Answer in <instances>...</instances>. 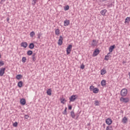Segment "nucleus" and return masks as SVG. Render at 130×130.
<instances>
[{"instance_id":"nucleus-1","label":"nucleus","mask_w":130,"mask_h":130,"mask_svg":"<svg viewBox=\"0 0 130 130\" xmlns=\"http://www.w3.org/2000/svg\"><path fill=\"white\" fill-rule=\"evenodd\" d=\"M120 95L122 97H125L127 95V89L126 88L122 89L120 91Z\"/></svg>"},{"instance_id":"nucleus-2","label":"nucleus","mask_w":130,"mask_h":130,"mask_svg":"<svg viewBox=\"0 0 130 130\" xmlns=\"http://www.w3.org/2000/svg\"><path fill=\"white\" fill-rule=\"evenodd\" d=\"M124 96H122L120 99V101L121 102H123L124 103H127L129 101V99L128 98H123Z\"/></svg>"},{"instance_id":"nucleus-3","label":"nucleus","mask_w":130,"mask_h":130,"mask_svg":"<svg viewBox=\"0 0 130 130\" xmlns=\"http://www.w3.org/2000/svg\"><path fill=\"white\" fill-rule=\"evenodd\" d=\"M73 47V45H69L68 47L67 48V54H70L71 53V49Z\"/></svg>"},{"instance_id":"nucleus-4","label":"nucleus","mask_w":130,"mask_h":130,"mask_svg":"<svg viewBox=\"0 0 130 130\" xmlns=\"http://www.w3.org/2000/svg\"><path fill=\"white\" fill-rule=\"evenodd\" d=\"M77 97H78L76 95H72L70 98L69 100H70V102H75V100L77 99Z\"/></svg>"},{"instance_id":"nucleus-5","label":"nucleus","mask_w":130,"mask_h":130,"mask_svg":"<svg viewBox=\"0 0 130 130\" xmlns=\"http://www.w3.org/2000/svg\"><path fill=\"white\" fill-rule=\"evenodd\" d=\"M63 40V38H62V36H59V39L58 41V44L59 45H61L62 44V41Z\"/></svg>"},{"instance_id":"nucleus-6","label":"nucleus","mask_w":130,"mask_h":130,"mask_svg":"<svg viewBox=\"0 0 130 130\" xmlns=\"http://www.w3.org/2000/svg\"><path fill=\"white\" fill-rule=\"evenodd\" d=\"M5 71H6V68H1L0 70V77H3L4 74H5Z\"/></svg>"},{"instance_id":"nucleus-7","label":"nucleus","mask_w":130,"mask_h":130,"mask_svg":"<svg viewBox=\"0 0 130 130\" xmlns=\"http://www.w3.org/2000/svg\"><path fill=\"white\" fill-rule=\"evenodd\" d=\"M99 52H100V51H99V49H96L93 52V56H97V55L99 54Z\"/></svg>"},{"instance_id":"nucleus-8","label":"nucleus","mask_w":130,"mask_h":130,"mask_svg":"<svg viewBox=\"0 0 130 130\" xmlns=\"http://www.w3.org/2000/svg\"><path fill=\"white\" fill-rule=\"evenodd\" d=\"M20 46H21V47H24V48H26L27 46H28V43H27V42H22L20 44Z\"/></svg>"},{"instance_id":"nucleus-9","label":"nucleus","mask_w":130,"mask_h":130,"mask_svg":"<svg viewBox=\"0 0 130 130\" xmlns=\"http://www.w3.org/2000/svg\"><path fill=\"white\" fill-rule=\"evenodd\" d=\"M106 123H107V124H108L109 125H110V124L112 123V120L110 118L107 119L106 120Z\"/></svg>"},{"instance_id":"nucleus-10","label":"nucleus","mask_w":130,"mask_h":130,"mask_svg":"<svg viewBox=\"0 0 130 130\" xmlns=\"http://www.w3.org/2000/svg\"><path fill=\"white\" fill-rule=\"evenodd\" d=\"M115 48V45H113L112 46H111L109 47V51H110V52H112L113 51V49H114Z\"/></svg>"},{"instance_id":"nucleus-11","label":"nucleus","mask_w":130,"mask_h":130,"mask_svg":"<svg viewBox=\"0 0 130 130\" xmlns=\"http://www.w3.org/2000/svg\"><path fill=\"white\" fill-rule=\"evenodd\" d=\"M101 85L103 86V87H105V86H106V80H103L102 81H101Z\"/></svg>"},{"instance_id":"nucleus-12","label":"nucleus","mask_w":130,"mask_h":130,"mask_svg":"<svg viewBox=\"0 0 130 130\" xmlns=\"http://www.w3.org/2000/svg\"><path fill=\"white\" fill-rule=\"evenodd\" d=\"M20 103L21 105H25V104H26V100H25L24 99H21Z\"/></svg>"},{"instance_id":"nucleus-13","label":"nucleus","mask_w":130,"mask_h":130,"mask_svg":"<svg viewBox=\"0 0 130 130\" xmlns=\"http://www.w3.org/2000/svg\"><path fill=\"white\" fill-rule=\"evenodd\" d=\"M32 61H36V53H34L32 55Z\"/></svg>"},{"instance_id":"nucleus-14","label":"nucleus","mask_w":130,"mask_h":130,"mask_svg":"<svg viewBox=\"0 0 130 130\" xmlns=\"http://www.w3.org/2000/svg\"><path fill=\"white\" fill-rule=\"evenodd\" d=\"M70 25V20H66L64 21V26H69Z\"/></svg>"},{"instance_id":"nucleus-15","label":"nucleus","mask_w":130,"mask_h":130,"mask_svg":"<svg viewBox=\"0 0 130 130\" xmlns=\"http://www.w3.org/2000/svg\"><path fill=\"white\" fill-rule=\"evenodd\" d=\"M127 122V118L126 117H124L122 119V122L123 123H126Z\"/></svg>"},{"instance_id":"nucleus-16","label":"nucleus","mask_w":130,"mask_h":130,"mask_svg":"<svg viewBox=\"0 0 130 130\" xmlns=\"http://www.w3.org/2000/svg\"><path fill=\"white\" fill-rule=\"evenodd\" d=\"M107 12V10L106 9H104L101 11V14L103 16H105V14H106V12Z\"/></svg>"},{"instance_id":"nucleus-17","label":"nucleus","mask_w":130,"mask_h":130,"mask_svg":"<svg viewBox=\"0 0 130 130\" xmlns=\"http://www.w3.org/2000/svg\"><path fill=\"white\" fill-rule=\"evenodd\" d=\"M35 45H34V44L33 43H31L30 44H29L28 47L29 48H30V49H33V48H34Z\"/></svg>"},{"instance_id":"nucleus-18","label":"nucleus","mask_w":130,"mask_h":130,"mask_svg":"<svg viewBox=\"0 0 130 130\" xmlns=\"http://www.w3.org/2000/svg\"><path fill=\"white\" fill-rule=\"evenodd\" d=\"M18 86L19 87V88H22V87H23V81H19L18 83Z\"/></svg>"},{"instance_id":"nucleus-19","label":"nucleus","mask_w":130,"mask_h":130,"mask_svg":"<svg viewBox=\"0 0 130 130\" xmlns=\"http://www.w3.org/2000/svg\"><path fill=\"white\" fill-rule=\"evenodd\" d=\"M107 57H111V56H110V52L108 53V54L105 56V60H108V59H109V58H107Z\"/></svg>"},{"instance_id":"nucleus-20","label":"nucleus","mask_w":130,"mask_h":130,"mask_svg":"<svg viewBox=\"0 0 130 130\" xmlns=\"http://www.w3.org/2000/svg\"><path fill=\"white\" fill-rule=\"evenodd\" d=\"M105 74H106V70H105V69H103L101 71V75H102V76L105 75Z\"/></svg>"},{"instance_id":"nucleus-21","label":"nucleus","mask_w":130,"mask_h":130,"mask_svg":"<svg viewBox=\"0 0 130 130\" xmlns=\"http://www.w3.org/2000/svg\"><path fill=\"white\" fill-rule=\"evenodd\" d=\"M98 92H99V89H98V88L95 87L93 89V93H97Z\"/></svg>"},{"instance_id":"nucleus-22","label":"nucleus","mask_w":130,"mask_h":130,"mask_svg":"<svg viewBox=\"0 0 130 130\" xmlns=\"http://www.w3.org/2000/svg\"><path fill=\"white\" fill-rule=\"evenodd\" d=\"M22 78H23V76H22L21 74H19L16 76V79L17 80H20V79H22Z\"/></svg>"},{"instance_id":"nucleus-23","label":"nucleus","mask_w":130,"mask_h":130,"mask_svg":"<svg viewBox=\"0 0 130 130\" xmlns=\"http://www.w3.org/2000/svg\"><path fill=\"white\" fill-rule=\"evenodd\" d=\"M27 55H32V54H33V51L32 50H28L27 52Z\"/></svg>"},{"instance_id":"nucleus-24","label":"nucleus","mask_w":130,"mask_h":130,"mask_svg":"<svg viewBox=\"0 0 130 130\" xmlns=\"http://www.w3.org/2000/svg\"><path fill=\"white\" fill-rule=\"evenodd\" d=\"M55 34L58 36L59 35V34L60 33V31H59V29L57 28V29H55Z\"/></svg>"},{"instance_id":"nucleus-25","label":"nucleus","mask_w":130,"mask_h":130,"mask_svg":"<svg viewBox=\"0 0 130 130\" xmlns=\"http://www.w3.org/2000/svg\"><path fill=\"white\" fill-rule=\"evenodd\" d=\"M47 95H49V96H51V89H49L47 91Z\"/></svg>"},{"instance_id":"nucleus-26","label":"nucleus","mask_w":130,"mask_h":130,"mask_svg":"<svg viewBox=\"0 0 130 130\" xmlns=\"http://www.w3.org/2000/svg\"><path fill=\"white\" fill-rule=\"evenodd\" d=\"M71 114L72 118H75V117H76V115L75 114V112H74V111H72L71 112Z\"/></svg>"},{"instance_id":"nucleus-27","label":"nucleus","mask_w":130,"mask_h":130,"mask_svg":"<svg viewBox=\"0 0 130 130\" xmlns=\"http://www.w3.org/2000/svg\"><path fill=\"white\" fill-rule=\"evenodd\" d=\"M106 130H113V128L111 125H108L107 126Z\"/></svg>"},{"instance_id":"nucleus-28","label":"nucleus","mask_w":130,"mask_h":130,"mask_svg":"<svg viewBox=\"0 0 130 130\" xmlns=\"http://www.w3.org/2000/svg\"><path fill=\"white\" fill-rule=\"evenodd\" d=\"M129 21H130V17H127L125 19L124 23H129Z\"/></svg>"},{"instance_id":"nucleus-29","label":"nucleus","mask_w":130,"mask_h":130,"mask_svg":"<svg viewBox=\"0 0 130 130\" xmlns=\"http://www.w3.org/2000/svg\"><path fill=\"white\" fill-rule=\"evenodd\" d=\"M94 105L95 106H99V105H100V104L99 103V102L98 101H95Z\"/></svg>"},{"instance_id":"nucleus-30","label":"nucleus","mask_w":130,"mask_h":130,"mask_svg":"<svg viewBox=\"0 0 130 130\" xmlns=\"http://www.w3.org/2000/svg\"><path fill=\"white\" fill-rule=\"evenodd\" d=\"M61 103H62L63 104H64V102L63 101H65V102H67V101H66V99L64 98H62L60 99Z\"/></svg>"},{"instance_id":"nucleus-31","label":"nucleus","mask_w":130,"mask_h":130,"mask_svg":"<svg viewBox=\"0 0 130 130\" xmlns=\"http://www.w3.org/2000/svg\"><path fill=\"white\" fill-rule=\"evenodd\" d=\"M29 35H30V37H34V35H35V32L31 31V32H30Z\"/></svg>"},{"instance_id":"nucleus-32","label":"nucleus","mask_w":130,"mask_h":130,"mask_svg":"<svg viewBox=\"0 0 130 130\" xmlns=\"http://www.w3.org/2000/svg\"><path fill=\"white\" fill-rule=\"evenodd\" d=\"M26 60H27V58H26L25 57H23L22 58V61L23 63H25V62L26 61Z\"/></svg>"},{"instance_id":"nucleus-33","label":"nucleus","mask_w":130,"mask_h":130,"mask_svg":"<svg viewBox=\"0 0 130 130\" xmlns=\"http://www.w3.org/2000/svg\"><path fill=\"white\" fill-rule=\"evenodd\" d=\"M5 65V62L4 61H0V67H3V66Z\"/></svg>"},{"instance_id":"nucleus-34","label":"nucleus","mask_w":130,"mask_h":130,"mask_svg":"<svg viewBox=\"0 0 130 130\" xmlns=\"http://www.w3.org/2000/svg\"><path fill=\"white\" fill-rule=\"evenodd\" d=\"M89 89H90V91H93V90H94V86L91 85V86H90V87H89Z\"/></svg>"},{"instance_id":"nucleus-35","label":"nucleus","mask_w":130,"mask_h":130,"mask_svg":"<svg viewBox=\"0 0 130 130\" xmlns=\"http://www.w3.org/2000/svg\"><path fill=\"white\" fill-rule=\"evenodd\" d=\"M69 9H70V6H69V5H67L65 8L64 9V10H65V11H68L69 10Z\"/></svg>"},{"instance_id":"nucleus-36","label":"nucleus","mask_w":130,"mask_h":130,"mask_svg":"<svg viewBox=\"0 0 130 130\" xmlns=\"http://www.w3.org/2000/svg\"><path fill=\"white\" fill-rule=\"evenodd\" d=\"M42 35V34L41 32H40L38 34V39H40L41 36Z\"/></svg>"},{"instance_id":"nucleus-37","label":"nucleus","mask_w":130,"mask_h":130,"mask_svg":"<svg viewBox=\"0 0 130 130\" xmlns=\"http://www.w3.org/2000/svg\"><path fill=\"white\" fill-rule=\"evenodd\" d=\"M13 126H15V127H16V126H18V122H15L13 123Z\"/></svg>"},{"instance_id":"nucleus-38","label":"nucleus","mask_w":130,"mask_h":130,"mask_svg":"<svg viewBox=\"0 0 130 130\" xmlns=\"http://www.w3.org/2000/svg\"><path fill=\"white\" fill-rule=\"evenodd\" d=\"M67 109H68L67 108H65V110H64V111L62 112L63 114H67Z\"/></svg>"},{"instance_id":"nucleus-39","label":"nucleus","mask_w":130,"mask_h":130,"mask_svg":"<svg viewBox=\"0 0 130 130\" xmlns=\"http://www.w3.org/2000/svg\"><path fill=\"white\" fill-rule=\"evenodd\" d=\"M80 69H81L82 70H84V69H85V65H83L82 64L80 67Z\"/></svg>"},{"instance_id":"nucleus-40","label":"nucleus","mask_w":130,"mask_h":130,"mask_svg":"<svg viewBox=\"0 0 130 130\" xmlns=\"http://www.w3.org/2000/svg\"><path fill=\"white\" fill-rule=\"evenodd\" d=\"M72 108H73V107H72V106H71V105L68 106V109L69 110H72Z\"/></svg>"},{"instance_id":"nucleus-41","label":"nucleus","mask_w":130,"mask_h":130,"mask_svg":"<svg viewBox=\"0 0 130 130\" xmlns=\"http://www.w3.org/2000/svg\"><path fill=\"white\" fill-rule=\"evenodd\" d=\"M24 118H25V119H28V118H29V115H24Z\"/></svg>"},{"instance_id":"nucleus-42","label":"nucleus","mask_w":130,"mask_h":130,"mask_svg":"<svg viewBox=\"0 0 130 130\" xmlns=\"http://www.w3.org/2000/svg\"><path fill=\"white\" fill-rule=\"evenodd\" d=\"M93 42H96V40H93ZM92 45H93V46H95V45H96V44H94V43H92Z\"/></svg>"},{"instance_id":"nucleus-43","label":"nucleus","mask_w":130,"mask_h":130,"mask_svg":"<svg viewBox=\"0 0 130 130\" xmlns=\"http://www.w3.org/2000/svg\"><path fill=\"white\" fill-rule=\"evenodd\" d=\"M34 4L35 5L36 4V2H37V0H33Z\"/></svg>"},{"instance_id":"nucleus-44","label":"nucleus","mask_w":130,"mask_h":130,"mask_svg":"<svg viewBox=\"0 0 130 130\" xmlns=\"http://www.w3.org/2000/svg\"><path fill=\"white\" fill-rule=\"evenodd\" d=\"M7 22L9 23V21H10V18L8 17V18H7Z\"/></svg>"},{"instance_id":"nucleus-45","label":"nucleus","mask_w":130,"mask_h":130,"mask_svg":"<svg viewBox=\"0 0 130 130\" xmlns=\"http://www.w3.org/2000/svg\"><path fill=\"white\" fill-rule=\"evenodd\" d=\"M79 118V114L77 115L76 119H78Z\"/></svg>"},{"instance_id":"nucleus-46","label":"nucleus","mask_w":130,"mask_h":130,"mask_svg":"<svg viewBox=\"0 0 130 130\" xmlns=\"http://www.w3.org/2000/svg\"><path fill=\"white\" fill-rule=\"evenodd\" d=\"M106 1H108V0H101V1L102 2H106Z\"/></svg>"},{"instance_id":"nucleus-47","label":"nucleus","mask_w":130,"mask_h":130,"mask_svg":"<svg viewBox=\"0 0 130 130\" xmlns=\"http://www.w3.org/2000/svg\"><path fill=\"white\" fill-rule=\"evenodd\" d=\"M103 126H104V127H105V124H103Z\"/></svg>"},{"instance_id":"nucleus-48","label":"nucleus","mask_w":130,"mask_h":130,"mask_svg":"<svg viewBox=\"0 0 130 130\" xmlns=\"http://www.w3.org/2000/svg\"><path fill=\"white\" fill-rule=\"evenodd\" d=\"M2 58V55H1V53H0V58Z\"/></svg>"},{"instance_id":"nucleus-49","label":"nucleus","mask_w":130,"mask_h":130,"mask_svg":"<svg viewBox=\"0 0 130 130\" xmlns=\"http://www.w3.org/2000/svg\"><path fill=\"white\" fill-rule=\"evenodd\" d=\"M123 63H125V62H123Z\"/></svg>"},{"instance_id":"nucleus-50","label":"nucleus","mask_w":130,"mask_h":130,"mask_svg":"<svg viewBox=\"0 0 130 130\" xmlns=\"http://www.w3.org/2000/svg\"><path fill=\"white\" fill-rule=\"evenodd\" d=\"M107 58H109V57H107Z\"/></svg>"},{"instance_id":"nucleus-51","label":"nucleus","mask_w":130,"mask_h":130,"mask_svg":"<svg viewBox=\"0 0 130 130\" xmlns=\"http://www.w3.org/2000/svg\"><path fill=\"white\" fill-rule=\"evenodd\" d=\"M129 46H130V44L129 45Z\"/></svg>"}]
</instances>
